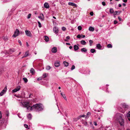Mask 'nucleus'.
<instances>
[{
    "label": "nucleus",
    "instance_id": "338daca9",
    "mask_svg": "<svg viewBox=\"0 0 130 130\" xmlns=\"http://www.w3.org/2000/svg\"><path fill=\"white\" fill-rule=\"evenodd\" d=\"M35 54L36 55L37 54V52L35 51L34 52Z\"/></svg>",
    "mask_w": 130,
    "mask_h": 130
},
{
    "label": "nucleus",
    "instance_id": "bf43d9fd",
    "mask_svg": "<svg viewBox=\"0 0 130 130\" xmlns=\"http://www.w3.org/2000/svg\"><path fill=\"white\" fill-rule=\"evenodd\" d=\"M123 2L125 3H126L127 1V0H123Z\"/></svg>",
    "mask_w": 130,
    "mask_h": 130
},
{
    "label": "nucleus",
    "instance_id": "79ce46f5",
    "mask_svg": "<svg viewBox=\"0 0 130 130\" xmlns=\"http://www.w3.org/2000/svg\"><path fill=\"white\" fill-rule=\"evenodd\" d=\"M79 119V118H78L77 119H74L73 120L74 121H76Z\"/></svg>",
    "mask_w": 130,
    "mask_h": 130
},
{
    "label": "nucleus",
    "instance_id": "603ef678",
    "mask_svg": "<svg viewBox=\"0 0 130 130\" xmlns=\"http://www.w3.org/2000/svg\"><path fill=\"white\" fill-rule=\"evenodd\" d=\"M114 24H116L118 22L117 21L115 20V21H114Z\"/></svg>",
    "mask_w": 130,
    "mask_h": 130
},
{
    "label": "nucleus",
    "instance_id": "a19ab883",
    "mask_svg": "<svg viewBox=\"0 0 130 130\" xmlns=\"http://www.w3.org/2000/svg\"><path fill=\"white\" fill-rule=\"evenodd\" d=\"M42 79V78L41 77H40L37 78V80L38 81H39L40 80H41Z\"/></svg>",
    "mask_w": 130,
    "mask_h": 130
},
{
    "label": "nucleus",
    "instance_id": "ea45409f",
    "mask_svg": "<svg viewBox=\"0 0 130 130\" xmlns=\"http://www.w3.org/2000/svg\"><path fill=\"white\" fill-rule=\"evenodd\" d=\"M31 15V14H30V13L28 15V16L27 17V19H29Z\"/></svg>",
    "mask_w": 130,
    "mask_h": 130
},
{
    "label": "nucleus",
    "instance_id": "c756f323",
    "mask_svg": "<svg viewBox=\"0 0 130 130\" xmlns=\"http://www.w3.org/2000/svg\"><path fill=\"white\" fill-rule=\"evenodd\" d=\"M107 47L108 48H111L112 47V46L110 44H108L107 45Z\"/></svg>",
    "mask_w": 130,
    "mask_h": 130
},
{
    "label": "nucleus",
    "instance_id": "0e129e2a",
    "mask_svg": "<svg viewBox=\"0 0 130 130\" xmlns=\"http://www.w3.org/2000/svg\"><path fill=\"white\" fill-rule=\"evenodd\" d=\"M118 6L119 7H121V5L120 4H119Z\"/></svg>",
    "mask_w": 130,
    "mask_h": 130
},
{
    "label": "nucleus",
    "instance_id": "aec40b11",
    "mask_svg": "<svg viewBox=\"0 0 130 130\" xmlns=\"http://www.w3.org/2000/svg\"><path fill=\"white\" fill-rule=\"evenodd\" d=\"M44 37L45 38L44 39V40H45V41L46 42L48 41H49V38H48V37L47 36H44Z\"/></svg>",
    "mask_w": 130,
    "mask_h": 130
},
{
    "label": "nucleus",
    "instance_id": "680f3d73",
    "mask_svg": "<svg viewBox=\"0 0 130 130\" xmlns=\"http://www.w3.org/2000/svg\"><path fill=\"white\" fill-rule=\"evenodd\" d=\"M1 111H0V119L2 117V116H1Z\"/></svg>",
    "mask_w": 130,
    "mask_h": 130
},
{
    "label": "nucleus",
    "instance_id": "a211bd4d",
    "mask_svg": "<svg viewBox=\"0 0 130 130\" xmlns=\"http://www.w3.org/2000/svg\"><path fill=\"white\" fill-rule=\"evenodd\" d=\"M81 51L82 52H86L87 51V50L85 48H84L81 49Z\"/></svg>",
    "mask_w": 130,
    "mask_h": 130
},
{
    "label": "nucleus",
    "instance_id": "a18cd8bd",
    "mask_svg": "<svg viewBox=\"0 0 130 130\" xmlns=\"http://www.w3.org/2000/svg\"><path fill=\"white\" fill-rule=\"evenodd\" d=\"M118 19L119 20V21H121L122 20L121 18L120 17H118Z\"/></svg>",
    "mask_w": 130,
    "mask_h": 130
},
{
    "label": "nucleus",
    "instance_id": "69168bd1",
    "mask_svg": "<svg viewBox=\"0 0 130 130\" xmlns=\"http://www.w3.org/2000/svg\"><path fill=\"white\" fill-rule=\"evenodd\" d=\"M122 5L124 6H126V4L125 3H123V4Z\"/></svg>",
    "mask_w": 130,
    "mask_h": 130
},
{
    "label": "nucleus",
    "instance_id": "6e6d98bb",
    "mask_svg": "<svg viewBox=\"0 0 130 130\" xmlns=\"http://www.w3.org/2000/svg\"><path fill=\"white\" fill-rule=\"evenodd\" d=\"M94 124L95 125V126H97V123H96L95 122H94Z\"/></svg>",
    "mask_w": 130,
    "mask_h": 130
},
{
    "label": "nucleus",
    "instance_id": "2f4dec72",
    "mask_svg": "<svg viewBox=\"0 0 130 130\" xmlns=\"http://www.w3.org/2000/svg\"><path fill=\"white\" fill-rule=\"evenodd\" d=\"M62 96L64 98V99L66 100H67V99L66 97V96H65V94H64Z\"/></svg>",
    "mask_w": 130,
    "mask_h": 130
},
{
    "label": "nucleus",
    "instance_id": "f03ea898",
    "mask_svg": "<svg viewBox=\"0 0 130 130\" xmlns=\"http://www.w3.org/2000/svg\"><path fill=\"white\" fill-rule=\"evenodd\" d=\"M124 115L120 113H116L114 116V119L118 122L121 126L124 125Z\"/></svg>",
    "mask_w": 130,
    "mask_h": 130
},
{
    "label": "nucleus",
    "instance_id": "473e14b6",
    "mask_svg": "<svg viewBox=\"0 0 130 130\" xmlns=\"http://www.w3.org/2000/svg\"><path fill=\"white\" fill-rule=\"evenodd\" d=\"M50 68L51 67L49 66H47L46 68V69L48 70H50Z\"/></svg>",
    "mask_w": 130,
    "mask_h": 130
},
{
    "label": "nucleus",
    "instance_id": "5701e85b",
    "mask_svg": "<svg viewBox=\"0 0 130 130\" xmlns=\"http://www.w3.org/2000/svg\"><path fill=\"white\" fill-rule=\"evenodd\" d=\"M60 65V63L58 62H56L55 63V66L56 67H58Z\"/></svg>",
    "mask_w": 130,
    "mask_h": 130
},
{
    "label": "nucleus",
    "instance_id": "4468645a",
    "mask_svg": "<svg viewBox=\"0 0 130 130\" xmlns=\"http://www.w3.org/2000/svg\"><path fill=\"white\" fill-rule=\"evenodd\" d=\"M89 30L90 31H93L94 30V28L92 26H90L89 28Z\"/></svg>",
    "mask_w": 130,
    "mask_h": 130
},
{
    "label": "nucleus",
    "instance_id": "ddd939ff",
    "mask_svg": "<svg viewBox=\"0 0 130 130\" xmlns=\"http://www.w3.org/2000/svg\"><path fill=\"white\" fill-rule=\"evenodd\" d=\"M126 116L128 120L130 121V111L128 112L126 115Z\"/></svg>",
    "mask_w": 130,
    "mask_h": 130
},
{
    "label": "nucleus",
    "instance_id": "7ed1b4c3",
    "mask_svg": "<svg viewBox=\"0 0 130 130\" xmlns=\"http://www.w3.org/2000/svg\"><path fill=\"white\" fill-rule=\"evenodd\" d=\"M123 108L124 109V110H123V108H119L118 109L119 111L122 113H124L125 111V110L127 109L128 108L127 105H126L125 104H122Z\"/></svg>",
    "mask_w": 130,
    "mask_h": 130
},
{
    "label": "nucleus",
    "instance_id": "cd10ccee",
    "mask_svg": "<svg viewBox=\"0 0 130 130\" xmlns=\"http://www.w3.org/2000/svg\"><path fill=\"white\" fill-rule=\"evenodd\" d=\"M109 11L110 13H113L114 12L113 9H110Z\"/></svg>",
    "mask_w": 130,
    "mask_h": 130
},
{
    "label": "nucleus",
    "instance_id": "e433bc0d",
    "mask_svg": "<svg viewBox=\"0 0 130 130\" xmlns=\"http://www.w3.org/2000/svg\"><path fill=\"white\" fill-rule=\"evenodd\" d=\"M62 29L63 31H65L66 30V28L64 27H62Z\"/></svg>",
    "mask_w": 130,
    "mask_h": 130
},
{
    "label": "nucleus",
    "instance_id": "f704fd0d",
    "mask_svg": "<svg viewBox=\"0 0 130 130\" xmlns=\"http://www.w3.org/2000/svg\"><path fill=\"white\" fill-rule=\"evenodd\" d=\"M38 24L39 25V27H41V25L40 23L39 22H38Z\"/></svg>",
    "mask_w": 130,
    "mask_h": 130
},
{
    "label": "nucleus",
    "instance_id": "393cba45",
    "mask_svg": "<svg viewBox=\"0 0 130 130\" xmlns=\"http://www.w3.org/2000/svg\"><path fill=\"white\" fill-rule=\"evenodd\" d=\"M15 50L14 49H10L9 50L10 53H12L13 52H14Z\"/></svg>",
    "mask_w": 130,
    "mask_h": 130
},
{
    "label": "nucleus",
    "instance_id": "774afa93",
    "mask_svg": "<svg viewBox=\"0 0 130 130\" xmlns=\"http://www.w3.org/2000/svg\"><path fill=\"white\" fill-rule=\"evenodd\" d=\"M25 57H26L24 55V56L22 58V59Z\"/></svg>",
    "mask_w": 130,
    "mask_h": 130
},
{
    "label": "nucleus",
    "instance_id": "09e8293b",
    "mask_svg": "<svg viewBox=\"0 0 130 130\" xmlns=\"http://www.w3.org/2000/svg\"><path fill=\"white\" fill-rule=\"evenodd\" d=\"M18 42L20 44V45H21L22 43H21V41L20 40H18Z\"/></svg>",
    "mask_w": 130,
    "mask_h": 130
},
{
    "label": "nucleus",
    "instance_id": "f257e3e1",
    "mask_svg": "<svg viewBox=\"0 0 130 130\" xmlns=\"http://www.w3.org/2000/svg\"><path fill=\"white\" fill-rule=\"evenodd\" d=\"M21 103L24 107L26 108L28 111L34 110L38 111L43 109L42 105L41 104H36L30 106L29 105V101Z\"/></svg>",
    "mask_w": 130,
    "mask_h": 130
},
{
    "label": "nucleus",
    "instance_id": "9d476101",
    "mask_svg": "<svg viewBox=\"0 0 130 130\" xmlns=\"http://www.w3.org/2000/svg\"><path fill=\"white\" fill-rule=\"evenodd\" d=\"M52 51L53 53H56L57 52V48L56 47H54L52 48Z\"/></svg>",
    "mask_w": 130,
    "mask_h": 130
},
{
    "label": "nucleus",
    "instance_id": "dca6fc26",
    "mask_svg": "<svg viewBox=\"0 0 130 130\" xmlns=\"http://www.w3.org/2000/svg\"><path fill=\"white\" fill-rule=\"evenodd\" d=\"M74 51H76L79 49V47L78 46L76 45H75L74 46Z\"/></svg>",
    "mask_w": 130,
    "mask_h": 130
},
{
    "label": "nucleus",
    "instance_id": "5fc2aeb1",
    "mask_svg": "<svg viewBox=\"0 0 130 130\" xmlns=\"http://www.w3.org/2000/svg\"><path fill=\"white\" fill-rule=\"evenodd\" d=\"M6 115H7V116H8V111H6Z\"/></svg>",
    "mask_w": 130,
    "mask_h": 130
},
{
    "label": "nucleus",
    "instance_id": "b1692460",
    "mask_svg": "<svg viewBox=\"0 0 130 130\" xmlns=\"http://www.w3.org/2000/svg\"><path fill=\"white\" fill-rule=\"evenodd\" d=\"M63 64H64V66L66 67L68 66L69 65V63L66 61H64L63 62Z\"/></svg>",
    "mask_w": 130,
    "mask_h": 130
},
{
    "label": "nucleus",
    "instance_id": "6e6552de",
    "mask_svg": "<svg viewBox=\"0 0 130 130\" xmlns=\"http://www.w3.org/2000/svg\"><path fill=\"white\" fill-rule=\"evenodd\" d=\"M53 31L55 33L57 34L58 32V28L56 27H54L53 28Z\"/></svg>",
    "mask_w": 130,
    "mask_h": 130
},
{
    "label": "nucleus",
    "instance_id": "4be33fe9",
    "mask_svg": "<svg viewBox=\"0 0 130 130\" xmlns=\"http://www.w3.org/2000/svg\"><path fill=\"white\" fill-rule=\"evenodd\" d=\"M27 117L28 119L29 120H30L31 119V115L30 113H29L27 115Z\"/></svg>",
    "mask_w": 130,
    "mask_h": 130
},
{
    "label": "nucleus",
    "instance_id": "49530a36",
    "mask_svg": "<svg viewBox=\"0 0 130 130\" xmlns=\"http://www.w3.org/2000/svg\"><path fill=\"white\" fill-rule=\"evenodd\" d=\"M102 4L103 6H105L106 5L105 3L104 2H103L102 3Z\"/></svg>",
    "mask_w": 130,
    "mask_h": 130
},
{
    "label": "nucleus",
    "instance_id": "37998d69",
    "mask_svg": "<svg viewBox=\"0 0 130 130\" xmlns=\"http://www.w3.org/2000/svg\"><path fill=\"white\" fill-rule=\"evenodd\" d=\"M90 15L91 16H93V12H90Z\"/></svg>",
    "mask_w": 130,
    "mask_h": 130
},
{
    "label": "nucleus",
    "instance_id": "a878e982",
    "mask_svg": "<svg viewBox=\"0 0 130 130\" xmlns=\"http://www.w3.org/2000/svg\"><path fill=\"white\" fill-rule=\"evenodd\" d=\"M23 79L25 83H26L28 82L27 79L26 78L24 77Z\"/></svg>",
    "mask_w": 130,
    "mask_h": 130
},
{
    "label": "nucleus",
    "instance_id": "72a5a7b5",
    "mask_svg": "<svg viewBox=\"0 0 130 130\" xmlns=\"http://www.w3.org/2000/svg\"><path fill=\"white\" fill-rule=\"evenodd\" d=\"M75 67L74 65H73L72 66L71 68V70H73L74 69H75Z\"/></svg>",
    "mask_w": 130,
    "mask_h": 130
},
{
    "label": "nucleus",
    "instance_id": "6ab92c4d",
    "mask_svg": "<svg viewBox=\"0 0 130 130\" xmlns=\"http://www.w3.org/2000/svg\"><path fill=\"white\" fill-rule=\"evenodd\" d=\"M80 43L81 44L83 45H85L86 44V42L85 41L83 40H82L80 41Z\"/></svg>",
    "mask_w": 130,
    "mask_h": 130
},
{
    "label": "nucleus",
    "instance_id": "f3484780",
    "mask_svg": "<svg viewBox=\"0 0 130 130\" xmlns=\"http://www.w3.org/2000/svg\"><path fill=\"white\" fill-rule=\"evenodd\" d=\"M96 47L99 49H101L102 47L100 44H98L96 45Z\"/></svg>",
    "mask_w": 130,
    "mask_h": 130
},
{
    "label": "nucleus",
    "instance_id": "f8f14e48",
    "mask_svg": "<svg viewBox=\"0 0 130 130\" xmlns=\"http://www.w3.org/2000/svg\"><path fill=\"white\" fill-rule=\"evenodd\" d=\"M44 6L45 8H49V7L48 4L46 2L44 4Z\"/></svg>",
    "mask_w": 130,
    "mask_h": 130
},
{
    "label": "nucleus",
    "instance_id": "0eeeda50",
    "mask_svg": "<svg viewBox=\"0 0 130 130\" xmlns=\"http://www.w3.org/2000/svg\"><path fill=\"white\" fill-rule=\"evenodd\" d=\"M25 32L26 35L30 37L31 35V33L29 30H26L25 31Z\"/></svg>",
    "mask_w": 130,
    "mask_h": 130
},
{
    "label": "nucleus",
    "instance_id": "3c124183",
    "mask_svg": "<svg viewBox=\"0 0 130 130\" xmlns=\"http://www.w3.org/2000/svg\"><path fill=\"white\" fill-rule=\"evenodd\" d=\"M117 12H118L117 11H116L115 12H114V14L115 15L117 14Z\"/></svg>",
    "mask_w": 130,
    "mask_h": 130
},
{
    "label": "nucleus",
    "instance_id": "20e7f679",
    "mask_svg": "<svg viewBox=\"0 0 130 130\" xmlns=\"http://www.w3.org/2000/svg\"><path fill=\"white\" fill-rule=\"evenodd\" d=\"M19 33V31L18 29H16L15 31L14 34L12 36V37H16L18 36Z\"/></svg>",
    "mask_w": 130,
    "mask_h": 130
},
{
    "label": "nucleus",
    "instance_id": "c9c22d12",
    "mask_svg": "<svg viewBox=\"0 0 130 130\" xmlns=\"http://www.w3.org/2000/svg\"><path fill=\"white\" fill-rule=\"evenodd\" d=\"M89 42L90 43V46L92 45L91 44L93 43V41L92 40H90L89 41Z\"/></svg>",
    "mask_w": 130,
    "mask_h": 130
},
{
    "label": "nucleus",
    "instance_id": "e2e57ef3",
    "mask_svg": "<svg viewBox=\"0 0 130 130\" xmlns=\"http://www.w3.org/2000/svg\"><path fill=\"white\" fill-rule=\"evenodd\" d=\"M69 48L70 49H72V48L73 47H72V46H71L69 47Z\"/></svg>",
    "mask_w": 130,
    "mask_h": 130
},
{
    "label": "nucleus",
    "instance_id": "423d86ee",
    "mask_svg": "<svg viewBox=\"0 0 130 130\" xmlns=\"http://www.w3.org/2000/svg\"><path fill=\"white\" fill-rule=\"evenodd\" d=\"M20 88L21 87L20 86H18L15 89L12 90V91L14 92H16L19 91L20 90Z\"/></svg>",
    "mask_w": 130,
    "mask_h": 130
},
{
    "label": "nucleus",
    "instance_id": "8fccbe9b",
    "mask_svg": "<svg viewBox=\"0 0 130 130\" xmlns=\"http://www.w3.org/2000/svg\"><path fill=\"white\" fill-rule=\"evenodd\" d=\"M43 76L44 78L45 77H46V74H43Z\"/></svg>",
    "mask_w": 130,
    "mask_h": 130
},
{
    "label": "nucleus",
    "instance_id": "052dcab7",
    "mask_svg": "<svg viewBox=\"0 0 130 130\" xmlns=\"http://www.w3.org/2000/svg\"><path fill=\"white\" fill-rule=\"evenodd\" d=\"M26 44L27 46H29V45H28V44L27 42H26Z\"/></svg>",
    "mask_w": 130,
    "mask_h": 130
},
{
    "label": "nucleus",
    "instance_id": "4d7b16f0",
    "mask_svg": "<svg viewBox=\"0 0 130 130\" xmlns=\"http://www.w3.org/2000/svg\"><path fill=\"white\" fill-rule=\"evenodd\" d=\"M85 36L84 35H82L81 36V37L83 38H85Z\"/></svg>",
    "mask_w": 130,
    "mask_h": 130
},
{
    "label": "nucleus",
    "instance_id": "58836bf2",
    "mask_svg": "<svg viewBox=\"0 0 130 130\" xmlns=\"http://www.w3.org/2000/svg\"><path fill=\"white\" fill-rule=\"evenodd\" d=\"M91 113L89 112H88L87 114V117L88 116V117H89V116H90L91 115Z\"/></svg>",
    "mask_w": 130,
    "mask_h": 130
},
{
    "label": "nucleus",
    "instance_id": "9b49d317",
    "mask_svg": "<svg viewBox=\"0 0 130 130\" xmlns=\"http://www.w3.org/2000/svg\"><path fill=\"white\" fill-rule=\"evenodd\" d=\"M38 18L41 19L42 20H43L44 19V17L43 14L41 13L40 14V16L38 17Z\"/></svg>",
    "mask_w": 130,
    "mask_h": 130
},
{
    "label": "nucleus",
    "instance_id": "864d4df0",
    "mask_svg": "<svg viewBox=\"0 0 130 130\" xmlns=\"http://www.w3.org/2000/svg\"><path fill=\"white\" fill-rule=\"evenodd\" d=\"M66 38L67 39H70V36H67L66 37Z\"/></svg>",
    "mask_w": 130,
    "mask_h": 130
},
{
    "label": "nucleus",
    "instance_id": "39448f33",
    "mask_svg": "<svg viewBox=\"0 0 130 130\" xmlns=\"http://www.w3.org/2000/svg\"><path fill=\"white\" fill-rule=\"evenodd\" d=\"M7 90V87L6 86L4 88L1 92L0 93V95L1 96H3L4 94L6 92Z\"/></svg>",
    "mask_w": 130,
    "mask_h": 130
},
{
    "label": "nucleus",
    "instance_id": "4c0bfd02",
    "mask_svg": "<svg viewBox=\"0 0 130 130\" xmlns=\"http://www.w3.org/2000/svg\"><path fill=\"white\" fill-rule=\"evenodd\" d=\"M86 117V116H85L84 115H82L80 116L79 118H82V117Z\"/></svg>",
    "mask_w": 130,
    "mask_h": 130
},
{
    "label": "nucleus",
    "instance_id": "2eb2a0df",
    "mask_svg": "<svg viewBox=\"0 0 130 130\" xmlns=\"http://www.w3.org/2000/svg\"><path fill=\"white\" fill-rule=\"evenodd\" d=\"M30 73H31L32 75L34 74L35 73L34 70L32 68H31L30 70Z\"/></svg>",
    "mask_w": 130,
    "mask_h": 130
},
{
    "label": "nucleus",
    "instance_id": "1a4fd4ad",
    "mask_svg": "<svg viewBox=\"0 0 130 130\" xmlns=\"http://www.w3.org/2000/svg\"><path fill=\"white\" fill-rule=\"evenodd\" d=\"M69 5L72 6H74V7H77V5L76 4H75L74 3L72 2H69L68 3Z\"/></svg>",
    "mask_w": 130,
    "mask_h": 130
},
{
    "label": "nucleus",
    "instance_id": "7c9ffc66",
    "mask_svg": "<svg viewBox=\"0 0 130 130\" xmlns=\"http://www.w3.org/2000/svg\"><path fill=\"white\" fill-rule=\"evenodd\" d=\"M78 29L79 30H82V27L80 26H78Z\"/></svg>",
    "mask_w": 130,
    "mask_h": 130
},
{
    "label": "nucleus",
    "instance_id": "bb28decb",
    "mask_svg": "<svg viewBox=\"0 0 130 130\" xmlns=\"http://www.w3.org/2000/svg\"><path fill=\"white\" fill-rule=\"evenodd\" d=\"M95 50L94 49H91L90 50V52L92 53H93L95 52Z\"/></svg>",
    "mask_w": 130,
    "mask_h": 130
},
{
    "label": "nucleus",
    "instance_id": "de8ad7c7",
    "mask_svg": "<svg viewBox=\"0 0 130 130\" xmlns=\"http://www.w3.org/2000/svg\"><path fill=\"white\" fill-rule=\"evenodd\" d=\"M24 127L26 128H27V127H28V125H27L26 124H24Z\"/></svg>",
    "mask_w": 130,
    "mask_h": 130
},
{
    "label": "nucleus",
    "instance_id": "13d9d810",
    "mask_svg": "<svg viewBox=\"0 0 130 130\" xmlns=\"http://www.w3.org/2000/svg\"><path fill=\"white\" fill-rule=\"evenodd\" d=\"M66 44L67 45H70V43H66Z\"/></svg>",
    "mask_w": 130,
    "mask_h": 130
},
{
    "label": "nucleus",
    "instance_id": "c85d7f7f",
    "mask_svg": "<svg viewBox=\"0 0 130 130\" xmlns=\"http://www.w3.org/2000/svg\"><path fill=\"white\" fill-rule=\"evenodd\" d=\"M3 37V39L5 41H7L8 39V38L7 36L4 37Z\"/></svg>",
    "mask_w": 130,
    "mask_h": 130
},
{
    "label": "nucleus",
    "instance_id": "c03bdc74",
    "mask_svg": "<svg viewBox=\"0 0 130 130\" xmlns=\"http://www.w3.org/2000/svg\"><path fill=\"white\" fill-rule=\"evenodd\" d=\"M81 37V36L80 35H78L77 36V37L78 38H80V37Z\"/></svg>",
    "mask_w": 130,
    "mask_h": 130
},
{
    "label": "nucleus",
    "instance_id": "412c9836",
    "mask_svg": "<svg viewBox=\"0 0 130 130\" xmlns=\"http://www.w3.org/2000/svg\"><path fill=\"white\" fill-rule=\"evenodd\" d=\"M29 51H26L25 53V54L24 55L25 56L27 57L29 55Z\"/></svg>",
    "mask_w": 130,
    "mask_h": 130
}]
</instances>
